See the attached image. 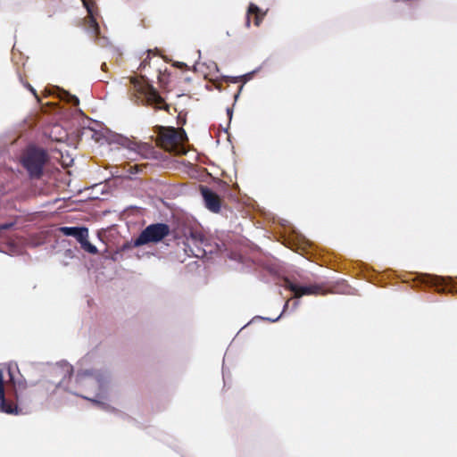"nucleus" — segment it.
<instances>
[{
  "label": "nucleus",
  "instance_id": "obj_15",
  "mask_svg": "<svg viewBox=\"0 0 457 457\" xmlns=\"http://www.w3.org/2000/svg\"><path fill=\"white\" fill-rule=\"evenodd\" d=\"M120 144H126L129 149L137 151L138 153H141V151L143 150L151 148L150 145L147 144L137 145L136 143H133L127 138H122Z\"/></svg>",
  "mask_w": 457,
  "mask_h": 457
},
{
  "label": "nucleus",
  "instance_id": "obj_6",
  "mask_svg": "<svg viewBox=\"0 0 457 457\" xmlns=\"http://www.w3.org/2000/svg\"><path fill=\"white\" fill-rule=\"evenodd\" d=\"M285 287L294 294L295 298L314 294L313 285H303L298 281H292L288 278L285 279Z\"/></svg>",
  "mask_w": 457,
  "mask_h": 457
},
{
  "label": "nucleus",
  "instance_id": "obj_1",
  "mask_svg": "<svg viewBox=\"0 0 457 457\" xmlns=\"http://www.w3.org/2000/svg\"><path fill=\"white\" fill-rule=\"evenodd\" d=\"M109 375L106 372L84 370L78 372L76 384L87 394L93 396L80 395L84 399L93 402L104 410H108L109 405L104 402L107 399L109 390Z\"/></svg>",
  "mask_w": 457,
  "mask_h": 457
},
{
  "label": "nucleus",
  "instance_id": "obj_8",
  "mask_svg": "<svg viewBox=\"0 0 457 457\" xmlns=\"http://www.w3.org/2000/svg\"><path fill=\"white\" fill-rule=\"evenodd\" d=\"M0 411L7 414L19 413L18 406L12 405V403H8L5 399L4 387V374L2 370H0Z\"/></svg>",
  "mask_w": 457,
  "mask_h": 457
},
{
  "label": "nucleus",
  "instance_id": "obj_25",
  "mask_svg": "<svg viewBox=\"0 0 457 457\" xmlns=\"http://www.w3.org/2000/svg\"><path fill=\"white\" fill-rule=\"evenodd\" d=\"M315 292H316V295H317V294H319V287H318V286H317V285H316Z\"/></svg>",
  "mask_w": 457,
  "mask_h": 457
},
{
  "label": "nucleus",
  "instance_id": "obj_23",
  "mask_svg": "<svg viewBox=\"0 0 457 457\" xmlns=\"http://www.w3.org/2000/svg\"><path fill=\"white\" fill-rule=\"evenodd\" d=\"M177 66H178V67H179V68H181V67L186 66V64H185L184 62H178V63H177Z\"/></svg>",
  "mask_w": 457,
  "mask_h": 457
},
{
  "label": "nucleus",
  "instance_id": "obj_28",
  "mask_svg": "<svg viewBox=\"0 0 457 457\" xmlns=\"http://www.w3.org/2000/svg\"><path fill=\"white\" fill-rule=\"evenodd\" d=\"M214 67L216 68V70H218V67H217V64L216 63H213Z\"/></svg>",
  "mask_w": 457,
  "mask_h": 457
},
{
  "label": "nucleus",
  "instance_id": "obj_27",
  "mask_svg": "<svg viewBox=\"0 0 457 457\" xmlns=\"http://www.w3.org/2000/svg\"><path fill=\"white\" fill-rule=\"evenodd\" d=\"M197 54H198V57L200 58L201 51H198Z\"/></svg>",
  "mask_w": 457,
  "mask_h": 457
},
{
  "label": "nucleus",
  "instance_id": "obj_19",
  "mask_svg": "<svg viewBox=\"0 0 457 457\" xmlns=\"http://www.w3.org/2000/svg\"><path fill=\"white\" fill-rule=\"evenodd\" d=\"M227 113H228V116L229 120H230L231 118H232V113H233L232 110L230 108H228L227 109Z\"/></svg>",
  "mask_w": 457,
  "mask_h": 457
},
{
  "label": "nucleus",
  "instance_id": "obj_9",
  "mask_svg": "<svg viewBox=\"0 0 457 457\" xmlns=\"http://www.w3.org/2000/svg\"><path fill=\"white\" fill-rule=\"evenodd\" d=\"M81 2L83 3V6L86 8V10L88 13L87 18V29L90 33H92L94 35H97L99 33V26L94 17V12H93L94 2L91 0H81Z\"/></svg>",
  "mask_w": 457,
  "mask_h": 457
},
{
  "label": "nucleus",
  "instance_id": "obj_18",
  "mask_svg": "<svg viewBox=\"0 0 457 457\" xmlns=\"http://www.w3.org/2000/svg\"><path fill=\"white\" fill-rule=\"evenodd\" d=\"M26 87L33 93V95L37 98V93H36V90L30 86V85H26Z\"/></svg>",
  "mask_w": 457,
  "mask_h": 457
},
{
  "label": "nucleus",
  "instance_id": "obj_3",
  "mask_svg": "<svg viewBox=\"0 0 457 457\" xmlns=\"http://www.w3.org/2000/svg\"><path fill=\"white\" fill-rule=\"evenodd\" d=\"M170 233V226L166 223H153L145 227L134 240L133 245L139 247L150 243L157 244L162 241Z\"/></svg>",
  "mask_w": 457,
  "mask_h": 457
},
{
  "label": "nucleus",
  "instance_id": "obj_11",
  "mask_svg": "<svg viewBox=\"0 0 457 457\" xmlns=\"http://www.w3.org/2000/svg\"><path fill=\"white\" fill-rule=\"evenodd\" d=\"M452 280L451 278H445L437 275L423 274L422 281L428 285L440 287L446 286Z\"/></svg>",
  "mask_w": 457,
  "mask_h": 457
},
{
  "label": "nucleus",
  "instance_id": "obj_5",
  "mask_svg": "<svg viewBox=\"0 0 457 457\" xmlns=\"http://www.w3.org/2000/svg\"><path fill=\"white\" fill-rule=\"evenodd\" d=\"M162 138L165 144H169L170 146H175L176 149L173 151L178 154H185L183 146L177 145L187 138V135L184 130L178 132L175 129H170L162 134Z\"/></svg>",
  "mask_w": 457,
  "mask_h": 457
},
{
  "label": "nucleus",
  "instance_id": "obj_17",
  "mask_svg": "<svg viewBox=\"0 0 457 457\" xmlns=\"http://www.w3.org/2000/svg\"><path fill=\"white\" fill-rule=\"evenodd\" d=\"M12 226V223H4L0 225V230L7 229Z\"/></svg>",
  "mask_w": 457,
  "mask_h": 457
},
{
  "label": "nucleus",
  "instance_id": "obj_26",
  "mask_svg": "<svg viewBox=\"0 0 457 457\" xmlns=\"http://www.w3.org/2000/svg\"><path fill=\"white\" fill-rule=\"evenodd\" d=\"M239 96V93H237L236 96H235V100H237Z\"/></svg>",
  "mask_w": 457,
  "mask_h": 457
},
{
  "label": "nucleus",
  "instance_id": "obj_16",
  "mask_svg": "<svg viewBox=\"0 0 457 457\" xmlns=\"http://www.w3.org/2000/svg\"><path fill=\"white\" fill-rule=\"evenodd\" d=\"M79 244L81 248L89 253L96 254L98 253L96 246H95L88 241V237H85V239L80 241Z\"/></svg>",
  "mask_w": 457,
  "mask_h": 457
},
{
  "label": "nucleus",
  "instance_id": "obj_12",
  "mask_svg": "<svg viewBox=\"0 0 457 457\" xmlns=\"http://www.w3.org/2000/svg\"><path fill=\"white\" fill-rule=\"evenodd\" d=\"M259 12H260V9L257 5H255L254 4H250L248 10H247V18H246V21H245V26L247 28L250 27V17H249L250 14H255L254 24L256 26L260 25L262 16L259 15Z\"/></svg>",
  "mask_w": 457,
  "mask_h": 457
},
{
  "label": "nucleus",
  "instance_id": "obj_24",
  "mask_svg": "<svg viewBox=\"0 0 457 457\" xmlns=\"http://www.w3.org/2000/svg\"><path fill=\"white\" fill-rule=\"evenodd\" d=\"M252 74H253V72L248 73V74L245 75L244 77L251 78Z\"/></svg>",
  "mask_w": 457,
  "mask_h": 457
},
{
  "label": "nucleus",
  "instance_id": "obj_14",
  "mask_svg": "<svg viewBox=\"0 0 457 457\" xmlns=\"http://www.w3.org/2000/svg\"><path fill=\"white\" fill-rule=\"evenodd\" d=\"M59 90V98L61 100H63L69 104H71L73 105H78L79 103V98L76 96L71 95L68 91L64 89H58Z\"/></svg>",
  "mask_w": 457,
  "mask_h": 457
},
{
  "label": "nucleus",
  "instance_id": "obj_21",
  "mask_svg": "<svg viewBox=\"0 0 457 457\" xmlns=\"http://www.w3.org/2000/svg\"><path fill=\"white\" fill-rule=\"evenodd\" d=\"M241 78H242V77H235V78H232V79H231V82L236 83V82H237V81L239 80V79H241Z\"/></svg>",
  "mask_w": 457,
  "mask_h": 457
},
{
  "label": "nucleus",
  "instance_id": "obj_7",
  "mask_svg": "<svg viewBox=\"0 0 457 457\" xmlns=\"http://www.w3.org/2000/svg\"><path fill=\"white\" fill-rule=\"evenodd\" d=\"M201 193L206 208L212 212H219L220 210V201L219 196L207 187H202Z\"/></svg>",
  "mask_w": 457,
  "mask_h": 457
},
{
  "label": "nucleus",
  "instance_id": "obj_20",
  "mask_svg": "<svg viewBox=\"0 0 457 457\" xmlns=\"http://www.w3.org/2000/svg\"><path fill=\"white\" fill-rule=\"evenodd\" d=\"M281 315H282V313L278 317H277L276 319L266 318V320H270L271 322H275V321L278 320V319L281 317Z\"/></svg>",
  "mask_w": 457,
  "mask_h": 457
},
{
  "label": "nucleus",
  "instance_id": "obj_4",
  "mask_svg": "<svg viewBox=\"0 0 457 457\" xmlns=\"http://www.w3.org/2000/svg\"><path fill=\"white\" fill-rule=\"evenodd\" d=\"M73 371V368L71 364L66 361H62L57 363L53 369L52 372L56 378H61L60 380H53L52 383L56 386V387H63L64 390L72 393L76 395H80L78 392L75 391V388L66 385V378H71V375Z\"/></svg>",
  "mask_w": 457,
  "mask_h": 457
},
{
  "label": "nucleus",
  "instance_id": "obj_13",
  "mask_svg": "<svg viewBox=\"0 0 457 457\" xmlns=\"http://www.w3.org/2000/svg\"><path fill=\"white\" fill-rule=\"evenodd\" d=\"M187 239L188 243L195 245L196 247L203 245L205 240L202 233L198 231H191L189 237Z\"/></svg>",
  "mask_w": 457,
  "mask_h": 457
},
{
  "label": "nucleus",
  "instance_id": "obj_22",
  "mask_svg": "<svg viewBox=\"0 0 457 457\" xmlns=\"http://www.w3.org/2000/svg\"><path fill=\"white\" fill-rule=\"evenodd\" d=\"M288 304H289V302L287 301V302L285 303V305H284V309H283L282 313H284V312H286L287 308L288 307Z\"/></svg>",
  "mask_w": 457,
  "mask_h": 457
},
{
  "label": "nucleus",
  "instance_id": "obj_2",
  "mask_svg": "<svg viewBox=\"0 0 457 457\" xmlns=\"http://www.w3.org/2000/svg\"><path fill=\"white\" fill-rule=\"evenodd\" d=\"M47 160V153L44 149L29 146L24 152L21 162L31 179H39Z\"/></svg>",
  "mask_w": 457,
  "mask_h": 457
},
{
  "label": "nucleus",
  "instance_id": "obj_10",
  "mask_svg": "<svg viewBox=\"0 0 457 457\" xmlns=\"http://www.w3.org/2000/svg\"><path fill=\"white\" fill-rule=\"evenodd\" d=\"M59 230L64 236L75 237L79 243L88 237V229L86 227H61Z\"/></svg>",
  "mask_w": 457,
  "mask_h": 457
}]
</instances>
